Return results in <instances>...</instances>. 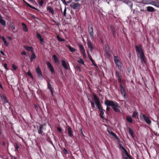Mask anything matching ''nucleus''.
Returning a JSON list of instances; mask_svg holds the SVG:
<instances>
[{
    "instance_id": "nucleus-25",
    "label": "nucleus",
    "mask_w": 159,
    "mask_h": 159,
    "mask_svg": "<svg viewBox=\"0 0 159 159\" xmlns=\"http://www.w3.org/2000/svg\"><path fill=\"white\" fill-rule=\"evenodd\" d=\"M1 38L2 39V40L4 41V43L6 46H8L9 44V43L8 42H7V41H6L5 39L3 36H2Z\"/></svg>"
},
{
    "instance_id": "nucleus-52",
    "label": "nucleus",
    "mask_w": 159,
    "mask_h": 159,
    "mask_svg": "<svg viewBox=\"0 0 159 159\" xmlns=\"http://www.w3.org/2000/svg\"><path fill=\"white\" fill-rule=\"evenodd\" d=\"M115 31H112V35L114 37H116V32Z\"/></svg>"
},
{
    "instance_id": "nucleus-3",
    "label": "nucleus",
    "mask_w": 159,
    "mask_h": 159,
    "mask_svg": "<svg viewBox=\"0 0 159 159\" xmlns=\"http://www.w3.org/2000/svg\"><path fill=\"white\" fill-rule=\"evenodd\" d=\"M136 50L138 57L144 54L142 47L140 46H136Z\"/></svg>"
},
{
    "instance_id": "nucleus-11",
    "label": "nucleus",
    "mask_w": 159,
    "mask_h": 159,
    "mask_svg": "<svg viewBox=\"0 0 159 159\" xmlns=\"http://www.w3.org/2000/svg\"><path fill=\"white\" fill-rule=\"evenodd\" d=\"M36 71L38 76L39 77H42V72L39 66L36 68Z\"/></svg>"
},
{
    "instance_id": "nucleus-45",
    "label": "nucleus",
    "mask_w": 159,
    "mask_h": 159,
    "mask_svg": "<svg viewBox=\"0 0 159 159\" xmlns=\"http://www.w3.org/2000/svg\"><path fill=\"white\" fill-rule=\"evenodd\" d=\"M39 39L41 43L42 44H43L44 43L43 39L41 37Z\"/></svg>"
},
{
    "instance_id": "nucleus-44",
    "label": "nucleus",
    "mask_w": 159,
    "mask_h": 159,
    "mask_svg": "<svg viewBox=\"0 0 159 159\" xmlns=\"http://www.w3.org/2000/svg\"><path fill=\"white\" fill-rule=\"evenodd\" d=\"M110 27L111 31H115V30L114 28V26L112 25H111Z\"/></svg>"
},
{
    "instance_id": "nucleus-57",
    "label": "nucleus",
    "mask_w": 159,
    "mask_h": 159,
    "mask_svg": "<svg viewBox=\"0 0 159 159\" xmlns=\"http://www.w3.org/2000/svg\"><path fill=\"white\" fill-rule=\"evenodd\" d=\"M34 108L37 111V110L38 108V106L37 105H34Z\"/></svg>"
},
{
    "instance_id": "nucleus-10",
    "label": "nucleus",
    "mask_w": 159,
    "mask_h": 159,
    "mask_svg": "<svg viewBox=\"0 0 159 159\" xmlns=\"http://www.w3.org/2000/svg\"><path fill=\"white\" fill-rule=\"evenodd\" d=\"M139 57L140 59V61L141 63L143 65L144 63H145V57L144 56V54L139 56V57Z\"/></svg>"
},
{
    "instance_id": "nucleus-54",
    "label": "nucleus",
    "mask_w": 159,
    "mask_h": 159,
    "mask_svg": "<svg viewBox=\"0 0 159 159\" xmlns=\"http://www.w3.org/2000/svg\"><path fill=\"white\" fill-rule=\"evenodd\" d=\"M28 75L29 76H30L32 79H33V76L32 75V74H31V73L30 71H29L28 73Z\"/></svg>"
},
{
    "instance_id": "nucleus-30",
    "label": "nucleus",
    "mask_w": 159,
    "mask_h": 159,
    "mask_svg": "<svg viewBox=\"0 0 159 159\" xmlns=\"http://www.w3.org/2000/svg\"><path fill=\"white\" fill-rule=\"evenodd\" d=\"M129 132L130 134L132 136V137H134V132L133 131V130L130 129V128H129Z\"/></svg>"
},
{
    "instance_id": "nucleus-60",
    "label": "nucleus",
    "mask_w": 159,
    "mask_h": 159,
    "mask_svg": "<svg viewBox=\"0 0 159 159\" xmlns=\"http://www.w3.org/2000/svg\"><path fill=\"white\" fill-rule=\"evenodd\" d=\"M21 54L22 55H26V53L25 52V51L22 52H21Z\"/></svg>"
},
{
    "instance_id": "nucleus-46",
    "label": "nucleus",
    "mask_w": 159,
    "mask_h": 159,
    "mask_svg": "<svg viewBox=\"0 0 159 159\" xmlns=\"http://www.w3.org/2000/svg\"><path fill=\"white\" fill-rule=\"evenodd\" d=\"M66 7H65V9L64 11L63 12V15L64 16H66Z\"/></svg>"
},
{
    "instance_id": "nucleus-22",
    "label": "nucleus",
    "mask_w": 159,
    "mask_h": 159,
    "mask_svg": "<svg viewBox=\"0 0 159 159\" xmlns=\"http://www.w3.org/2000/svg\"><path fill=\"white\" fill-rule=\"evenodd\" d=\"M126 120L127 121L130 123H132V119L131 116H127L126 117Z\"/></svg>"
},
{
    "instance_id": "nucleus-38",
    "label": "nucleus",
    "mask_w": 159,
    "mask_h": 159,
    "mask_svg": "<svg viewBox=\"0 0 159 159\" xmlns=\"http://www.w3.org/2000/svg\"><path fill=\"white\" fill-rule=\"evenodd\" d=\"M126 155L128 157L125 158V159H132L131 157L129 155L128 152H127V153H126Z\"/></svg>"
},
{
    "instance_id": "nucleus-19",
    "label": "nucleus",
    "mask_w": 159,
    "mask_h": 159,
    "mask_svg": "<svg viewBox=\"0 0 159 159\" xmlns=\"http://www.w3.org/2000/svg\"><path fill=\"white\" fill-rule=\"evenodd\" d=\"M61 62L62 66H63L64 68L66 69H67L68 67L66 61L64 60H62Z\"/></svg>"
},
{
    "instance_id": "nucleus-27",
    "label": "nucleus",
    "mask_w": 159,
    "mask_h": 159,
    "mask_svg": "<svg viewBox=\"0 0 159 159\" xmlns=\"http://www.w3.org/2000/svg\"><path fill=\"white\" fill-rule=\"evenodd\" d=\"M25 48L28 51L33 52V48L31 47H25Z\"/></svg>"
},
{
    "instance_id": "nucleus-53",
    "label": "nucleus",
    "mask_w": 159,
    "mask_h": 159,
    "mask_svg": "<svg viewBox=\"0 0 159 159\" xmlns=\"http://www.w3.org/2000/svg\"><path fill=\"white\" fill-rule=\"evenodd\" d=\"M12 68H13L14 70H16L17 68L15 66L14 64H13L12 65Z\"/></svg>"
},
{
    "instance_id": "nucleus-21",
    "label": "nucleus",
    "mask_w": 159,
    "mask_h": 159,
    "mask_svg": "<svg viewBox=\"0 0 159 159\" xmlns=\"http://www.w3.org/2000/svg\"><path fill=\"white\" fill-rule=\"evenodd\" d=\"M66 46L69 48V50L72 52H74L76 50L75 49L71 47L70 45H66Z\"/></svg>"
},
{
    "instance_id": "nucleus-20",
    "label": "nucleus",
    "mask_w": 159,
    "mask_h": 159,
    "mask_svg": "<svg viewBox=\"0 0 159 159\" xmlns=\"http://www.w3.org/2000/svg\"><path fill=\"white\" fill-rule=\"evenodd\" d=\"M47 9L49 11V12L51 13L52 15L54 14V11L53 9L50 7H47Z\"/></svg>"
},
{
    "instance_id": "nucleus-39",
    "label": "nucleus",
    "mask_w": 159,
    "mask_h": 159,
    "mask_svg": "<svg viewBox=\"0 0 159 159\" xmlns=\"http://www.w3.org/2000/svg\"><path fill=\"white\" fill-rule=\"evenodd\" d=\"M78 62L79 63H80L82 64H84V62L83 60L81 59H80L78 61Z\"/></svg>"
},
{
    "instance_id": "nucleus-61",
    "label": "nucleus",
    "mask_w": 159,
    "mask_h": 159,
    "mask_svg": "<svg viewBox=\"0 0 159 159\" xmlns=\"http://www.w3.org/2000/svg\"><path fill=\"white\" fill-rule=\"evenodd\" d=\"M31 16L33 18H36V17H35V16H34V15H32V14H30Z\"/></svg>"
},
{
    "instance_id": "nucleus-37",
    "label": "nucleus",
    "mask_w": 159,
    "mask_h": 159,
    "mask_svg": "<svg viewBox=\"0 0 159 159\" xmlns=\"http://www.w3.org/2000/svg\"><path fill=\"white\" fill-rule=\"evenodd\" d=\"M88 55L89 57V58L90 60L92 62V63H94V61L93 59L90 55L89 54V52L88 53Z\"/></svg>"
},
{
    "instance_id": "nucleus-23",
    "label": "nucleus",
    "mask_w": 159,
    "mask_h": 159,
    "mask_svg": "<svg viewBox=\"0 0 159 159\" xmlns=\"http://www.w3.org/2000/svg\"><path fill=\"white\" fill-rule=\"evenodd\" d=\"M147 10L149 11H155V9L151 7H147Z\"/></svg>"
},
{
    "instance_id": "nucleus-41",
    "label": "nucleus",
    "mask_w": 159,
    "mask_h": 159,
    "mask_svg": "<svg viewBox=\"0 0 159 159\" xmlns=\"http://www.w3.org/2000/svg\"><path fill=\"white\" fill-rule=\"evenodd\" d=\"M36 33L37 37L38 39H39V38H41L42 37L41 35L39 33H38L37 32Z\"/></svg>"
},
{
    "instance_id": "nucleus-55",
    "label": "nucleus",
    "mask_w": 159,
    "mask_h": 159,
    "mask_svg": "<svg viewBox=\"0 0 159 159\" xmlns=\"http://www.w3.org/2000/svg\"><path fill=\"white\" fill-rule=\"evenodd\" d=\"M57 130L58 131L60 132H61V128H59V127H57Z\"/></svg>"
},
{
    "instance_id": "nucleus-29",
    "label": "nucleus",
    "mask_w": 159,
    "mask_h": 159,
    "mask_svg": "<svg viewBox=\"0 0 159 159\" xmlns=\"http://www.w3.org/2000/svg\"><path fill=\"white\" fill-rule=\"evenodd\" d=\"M121 94L124 96V98H126V94L124 89L121 90Z\"/></svg>"
},
{
    "instance_id": "nucleus-24",
    "label": "nucleus",
    "mask_w": 159,
    "mask_h": 159,
    "mask_svg": "<svg viewBox=\"0 0 159 159\" xmlns=\"http://www.w3.org/2000/svg\"><path fill=\"white\" fill-rule=\"evenodd\" d=\"M48 89L50 91H52V86L51 84H50V82L49 81H48Z\"/></svg>"
},
{
    "instance_id": "nucleus-58",
    "label": "nucleus",
    "mask_w": 159,
    "mask_h": 159,
    "mask_svg": "<svg viewBox=\"0 0 159 159\" xmlns=\"http://www.w3.org/2000/svg\"><path fill=\"white\" fill-rule=\"evenodd\" d=\"M107 109H106V111H109L110 110V108L108 107L109 106H107Z\"/></svg>"
},
{
    "instance_id": "nucleus-13",
    "label": "nucleus",
    "mask_w": 159,
    "mask_h": 159,
    "mask_svg": "<svg viewBox=\"0 0 159 159\" xmlns=\"http://www.w3.org/2000/svg\"><path fill=\"white\" fill-rule=\"evenodd\" d=\"M43 125H40V127L39 128V129H38V133L39 134H41L42 135H43L44 134H43V131L42 130V128L43 127Z\"/></svg>"
},
{
    "instance_id": "nucleus-15",
    "label": "nucleus",
    "mask_w": 159,
    "mask_h": 159,
    "mask_svg": "<svg viewBox=\"0 0 159 159\" xmlns=\"http://www.w3.org/2000/svg\"><path fill=\"white\" fill-rule=\"evenodd\" d=\"M89 35L90 37L93 38V30L92 27H91L90 28L89 27Z\"/></svg>"
},
{
    "instance_id": "nucleus-34",
    "label": "nucleus",
    "mask_w": 159,
    "mask_h": 159,
    "mask_svg": "<svg viewBox=\"0 0 159 159\" xmlns=\"http://www.w3.org/2000/svg\"><path fill=\"white\" fill-rule=\"evenodd\" d=\"M138 115V113L136 111L134 112L132 115V116L134 118H136Z\"/></svg>"
},
{
    "instance_id": "nucleus-4",
    "label": "nucleus",
    "mask_w": 159,
    "mask_h": 159,
    "mask_svg": "<svg viewBox=\"0 0 159 159\" xmlns=\"http://www.w3.org/2000/svg\"><path fill=\"white\" fill-rule=\"evenodd\" d=\"M141 116H142L144 120L148 124L150 125L151 124V121L148 116H147L144 114H142L140 116V117Z\"/></svg>"
},
{
    "instance_id": "nucleus-6",
    "label": "nucleus",
    "mask_w": 159,
    "mask_h": 159,
    "mask_svg": "<svg viewBox=\"0 0 159 159\" xmlns=\"http://www.w3.org/2000/svg\"><path fill=\"white\" fill-rule=\"evenodd\" d=\"M114 61L116 65L118 66V68L119 69H121V63L117 58V57H114Z\"/></svg>"
},
{
    "instance_id": "nucleus-51",
    "label": "nucleus",
    "mask_w": 159,
    "mask_h": 159,
    "mask_svg": "<svg viewBox=\"0 0 159 159\" xmlns=\"http://www.w3.org/2000/svg\"><path fill=\"white\" fill-rule=\"evenodd\" d=\"M52 145H53V143L52 142V141L50 139H48V140H47Z\"/></svg>"
},
{
    "instance_id": "nucleus-64",
    "label": "nucleus",
    "mask_w": 159,
    "mask_h": 159,
    "mask_svg": "<svg viewBox=\"0 0 159 159\" xmlns=\"http://www.w3.org/2000/svg\"><path fill=\"white\" fill-rule=\"evenodd\" d=\"M93 65H94V66L95 67H97V68L98 67H97V66L96 64L95 63V61H94V63H93Z\"/></svg>"
},
{
    "instance_id": "nucleus-14",
    "label": "nucleus",
    "mask_w": 159,
    "mask_h": 159,
    "mask_svg": "<svg viewBox=\"0 0 159 159\" xmlns=\"http://www.w3.org/2000/svg\"><path fill=\"white\" fill-rule=\"evenodd\" d=\"M109 51H110V48L109 47L108 44H107L105 46V52L107 54V55L108 56H109L110 53H109Z\"/></svg>"
},
{
    "instance_id": "nucleus-9",
    "label": "nucleus",
    "mask_w": 159,
    "mask_h": 159,
    "mask_svg": "<svg viewBox=\"0 0 159 159\" xmlns=\"http://www.w3.org/2000/svg\"><path fill=\"white\" fill-rule=\"evenodd\" d=\"M68 134L69 136L71 137H72L74 136L73 134V131L72 130V129L70 127L68 126Z\"/></svg>"
},
{
    "instance_id": "nucleus-7",
    "label": "nucleus",
    "mask_w": 159,
    "mask_h": 159,
    "mask_svg": "<svg viewBox=\"0 0 159 159\" xmlns=\"http://www.w3.org/2000/svg\"><path fill=\"white\" fill-rule=\"evenodd\" d=\"M123 2L124 3L129 6L130 9L132 10L133 3L131 1L129 0H124Z\"/></svg>"
},
{
    "instance_id": "nucleus-31",
    "label": "nucleus",
    "mask_w": 159,
    "mask_h": 159,
    "mask_svg": "<svg viewBox=\"0 0 159 159\" xmlns=\"http://www.w3.org/2000/svg\"><path fill=\"white\" fill-rule=\"evenodd\" d=\"M119 145L120 148L122 149L125 152V153H127V152L125 149L123 147L122 143H120L119 144Z\"/></svg>"
},
{
    "instance_id": "nucleus-36",
    "label": "nucleus",
    "mask_w": 159,
    "mask_h": 159,
    "mask_svg": "<svg viewBox=\"0 0 159 159\" xmlns=\"http://www.w3.org/2000/svg\"><path fill=\"white\" fill-rule=\"evenodd\" d=\"M53 58L54 61H55V62H58V59L57 58V57L55 55H53Z\"/></svg>"
},
{
    "instance_id": "nucleus-28",
    "label": "nucleus",
    "mask_w": 159,
    "mask_h": 159,
    "mask_svg": "<svg viewBox=\"0 0 159 159\" xmlns=\"http://www.w3.org/2000/svg\"><path fill=\"white\" fill-rule=\"evenodd\" d=\"M36 57V55H35V54L33 52L32 53V56L30 58L31 61H32L33 60V59H35Z\"/></svg>"
},
{
    "instance_id": "nucleus-26",
    "label": "nucleus",
    "mask_w": 159,
    "mask_h": 159,
    "mask_svg": "<svg viewBox=\"0 0 159 159\" xmlns=\"http://www.w3.org/2000/svg\"><path fill=\"white\" fill-rule=\"evenodd\" d=\"M22 25H23V30L25 32L27 31L28 29L26 25L24 23H22Z\"/></svg>"
},
{
    "instance_id": "nucleus-16",
    "label": "nucleus",
    "mask_w": 159,
    "mask_h": 159,
    "mask_svg": "<svg viewBox=\"0 0 159 159\" xmlns=\"http://www.w3.org/2000/svg\"><path fill=\"white\" fill-rule=\"evenodd\" d=\"M99 111L100 112V116L101 118L102 119H104V117L103 116V115L104 114V111L105 110H103L102 108L101 109H100L99 110Z\"/></svg>"
},
{
    "instance_id": "nucleus-56",
    "label": "nucleus",
    "mask_w": 159,
    "mask_h": 159,
    "mask_svg": "<svg viewBox=\"0 0 159 159\" xmlns=\"http://www.w3.org/2000/svg\"><path fill=\"white\" fill-rule=\"evenodd\" d=\"M4 68L7 70L8 69L7 67V64L6 63H5L4 64Z\"/></svg>"
},
{
    "instance_id": "nucleus-33",
    "label": "nucleus",
    "mask_w": 159,
    "mask_h": 159,
    "mask_svg": "<svg viewBox=\"0 0 159 159\" xmlns=\"http://www.w3.org/2000/svg\"><path fill=\"white\" fill-rule=\"evenodd\" d=\"M116 76L118 77V80H121V75L118 72H116Z\"/></svg>"
},
{
    "instance_id": "nucleus-8",
    "label": "nucleus",
    "mask_w": 159,
    "mask_h": 159,
    "mask_svg": "<svg viewBox=\"0 0 159 159\" xmlns=\"http://www.w3.org/2000/svg\"><path fill=\"white\" fill-rule=\"evenodd\" d=\"M79 45L80 48V50L81 51V52H82L83 56L85 57V53L84 47L82 44H80Z\"/></svg>"
},
{
    "instance_id": "nucleus-12",
    "label": "nucleus",
    "mask_w": 159,
    "mask_h": 159,
    "mask_svg": "<svg viewBox=\"0 0 159 159\" xmlns=\"http://www.w3.org/2000/svg\"><path fill=\"white\" fill-rule=\"evenodd\" d=\"M87 44L89 48L90 49V50L91 52H92L93 47L92 44L90 41H89L87 43Z\"/></svg>"
},
{
    "instance_id": "nucleus-50",
    "label": "nucleus",
    "mask_w": 159,
    "mask_h": 159,
    "mask_svg": "<svg viewBox=\"0 0 159 159\" xmlns=\"http://www.w3.org/2000/svg\"><path fill=\"white\" fill-rule=\"evenodd\" d=\"M155 6L157 7H159V2H156V4L155 5Z\"/></svg>"
},
{
    "instance_id": "nucleus-59",
    "label": "nucleus",
    "mask_w": 159,
    "mask_h": 159,
    "mask_svg": "<svg viewBox=\"0 0 159 159\" xmlns=\"http://www.w3.org/2000/svg\"><path fill=\"white\" fill-rule=\"evenodd\" d=\"M156 2H151V4L153 5V6H155V5H156Z\"/></svg>"
},
{
    "instance_id": "nucleus-48",
    "label": "nucleus",
    "mask_w": 159,
    "mask_h": 159,
    "mask_svg": "<svg viewBox=\"0 0 159 159\" xmlns=\"http://www.w3.org/2000/svg\"><path fill=\"white\" fill-rule=\"evenodd\" d=\"M1 98L2 99L3 98L4 100H6L7 99V98L4 95H3L1 96Z\"/></svg>"
},
{
    "instance_id": "nucleus-63",
    "label": "nucleus",
    "mask_w": 159,
    "mask_h": 159,
    "mask_svg": "<svg viewBox=\"0 0 159 159\" xmlns=\"http://www.w3.org/2000/svg\"><path fill=\"white\" fill-rule=\"evenodd\" d=\"M11 29H15V26H14L13 25H11Z\"/></svg>"
},
{
    "instance_id": "nucleus-47",
    "label": "nucleus",
    "mask_w": 159,
    "mask_h": 159,
    "mask_svg": "<svg viewBox=\"0 0 159 159\" xmlns=\"http://www.w3.org/2000/svg\"><path fill=\"white\" fill-rule=\"evenodd\" d=\"M63 152L64 154H66L68 153V152H67V150L65 148H63Z\"/></svg>"
},
{
    "instance_id": "nucleus-17",
    "label": "nucleus",
    "mask_w": 159,
    "mask_h": 159,
    "mask_svg": "<svg viewBox=\"0 0 159 159\" xmlns=\"http://www.w3.org/2000/svg\"><path fill=\"white\" fill-rule=\"evenodd\" d=\"M47 65L49 67V68L50 69V70L52 73H53L54 72V70L52 68V66L50 64V63L49 62H47Z\"/></svg>"
},
{
    "instance_id": "nucleus-2",
    "label": "nucleus",
    "mask_w": 159,
    "mask_h": 159,
    "mask_svg": "<svg viewBox=\"0 0 159 159\" xmlns=\"http://www.w3.org/2000/svg\"><path fill=\"white\" fill-rule=\"evenodd\" d=\"M93 98L97 108L99 110L102 108L100 107L101 105L100 104V100L98 97L96 95H94L93 96Z\"/></svg>"
},
{
    "instance_id": "nucleus-62",
    "label": "nucleus",
    "mask_w": 159,
    "mask_h": 159,
    "mask_svg": "<svg viewBox=\"0 0 159 159\" xmlns=\"http://www.w3.org/2000/svg\"><path fill=\"white\" fill-rule=\"evenodd\" d=\"M1 52V54H2L3 56H5V55L4 53V52H3L2 51H1V52Z\"/></svg>"
},
{
    "instance_id": "nucleus-1",
    "label": "nucleus",
    "mask_w": 159,
    "mask_h": 159,
    "mask_svg": "<svg viewBox=\"0 0 159 159\" xmlns=\"http://www.w3.org/2000/svg\"><path fill=\"white\" fill-rule=\"evenodd\" d=\"M104 103L107 106H111L115 112L120 111V109L119 108H120V107L116 102L107 100L105 101Z\"/></svg>"
},
{
    "instance_id": "nucleus-42",
    "label": "nucleus",
    "mask_w": 159,
    "mask_h": 159,
    "mask_svg": "<svg viewBox=\"0 0 159 159\" xmlns=\"http://www.w3.org/2000/svg\"><path fill=\"white\" fill-rule=\"evenodd\" d=\"M119 80V82L121 83V80ZM120 90H123V89H124V88L122 85V84H120Z\"/></svg>"
},
{
    "instance_id": "nucleus-32",
    "label": "nucleus",
    "mask_w": 159,
    "mask_h": 159,
    "mask_svg": "<svg viewBox=\"0 0 159 159\" xmlns=\"http://www.w3.org/2000/svg\"><path fill=\"white\" fill-rule=\"evenodd\" d=\"M57 40L60 42L64 41H65V39L61 38L59 35L57 36Z\"/></svg>"
},
{
    "instance_id": "nucleus-49",
    "label": "nucleus",
    "mask_w": 159,
    "mask_h": 159,
    "mask_svg": "<svg viewBox=\"0 0 159 159\" xmlns=\"http://www.w3.org/2000/svg\"><path fill=\"white\" fill-rule=\"evenodd\" d=\"M43 3V1L42 0H41L39 2V4L41 6H42Z\"/></svg>"
},
{
    "instance_id": "nucleus-5",
    "label": "nucleus",
    "mask_w": 159,
    "mask_h": 159,
    "mask_svg": "<svg viewBox=\"0 0 159 159\" xmlns=\"http://www.w3.org/2000/svg\"><path fill=\"white\" fill-rule=\"evenodd\" d=\"M70 7L74 9H77L80 7V5L78 3H75L74 2H72L70 5Z\"/></svg>"
},
{
    "instance_id": "nucleus-18",
    "label": "nucleus",
    "mask_w": 159,
    "mask_h": 159,
    "mask_svg": "<svg viewBox=\"0 0 159 159\" xmlns=\"http://www.w3.org/2000/svg\"><path fill=\"white\" fill-rule=\"evenodd\" d=\"M108 132H109V134L111 136H114L115 138L116 139H118V137L117 136V135L113 132H110L109 130H108Z\"/></svg>"
},
{
    "instance_id": "nucleus-35",
    "label": "nucleus",
    "mask_w": 159,
    "mask_h": 159,
    "mask_svg": "<svg viewBox=\"0 0 159 159\" xmlns=\"http://www.w3.org/2000/svg\"><path fill=\"white\" fill-rule=\"evenodd\" d=\"M0 23L2 25H5L6 24V22L5 20H3L2 19H0Z\"/></svg>"
},
{
    "instance_id": "nucleus-40",
    "label": "nucleus",
    "mask_w": 159,
    "mask_h": 159,
    "mask_svg": "<svg viewBox=\"0 0 159 159\" xmlns=\"http://www.w3.org/2000/svg\"><path fill=\"white\" fill-rule=\"evenodd\" d=\"M14 147L15 148L17 152L18 151V148H19V147L18 145V144L17 143H16L14 145Z\"/></svg>"
},
{
    "instance_id": "nucleus-43",
    "label": "nucleus",
    "mask_w": 159,
    "mask_h": 159,
    "mask_svg": "<svg viewBox=\"0 0 159 159\" xmlns=\"http://www.w3.org/2000/svg\"><path fill=\"white\" fill-rule=\"evenodd\" d=\"M90 102L91 103L92 107L93 108H95V105L94 103L92 102L91 101H90Z\"/></svg>"
}]
</instances>
